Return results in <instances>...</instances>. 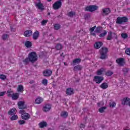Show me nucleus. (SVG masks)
Here are the masks:
<instances>
[{
  "instance_id": "obj_48",
  "label": "nucleus",
  "mask_w": 130,
  "mask_h": 130,
  "mask_svg": "<svg viewBox=\"0 0 130 130\" xmlns=\"http://www.w3.org/2000/svg\"><path fill=\"white\" fill-rule=\"evenodd\" d=\"M48 21L46 20H43L41 22L42 26H44V25H45V24H46V23H47Z\"/></svg>"
},
{
  "instance_id": "obj_29",
  "label": "nucleus",
  "mask_w": 130,
  "mask_h": 130,
  "mask_svg": "<svg viewBox=\"0 0 130 130\" xmlns=\"http://www.w3.org/2000/svg\"><path fill=\"white\" fill-rule=\"evenodd\" d=\"M54 30H59L60 29V24L57 23L54 25Z\"/></svg>"
},
{
  "instance_id": "obj_63",
  "label": "nucleus",
  "mask_w": 130,
  "mask_h": 130,
  "mask_svg": "<svg viewBox=\"0 0 130 130\" xmlns=\"http://www.w3.org/2000/svg\"><path fill=\"white\" fill-rule=\"evenodd\" d=\"M17 1H20V0H17Z\"/></svg>"
},
{
  "instance_id": "obj_10",
  "label": "nucleus",
  "mask_w": 130,
  "mask_h": 130,
  "mask_svg": "<svg viewBox=\"0 0 130 130\" xmlns=\"http://www.w3.org/2000/svg\"><path fill=\"white\" fill-rule=\"evenodd\" d=\"M18 105L19 106V109H26V108L24 102H19L18 103Z\"/></svg>"
},
{
  "instance_id": "obj_28",
  "label": "nucleus",
  "mask_w": 130,
  "mask_h": 130,
  "mask_svg": "<svg viewBox=\"0 0 130 130\" xmlns=\"http://www.w3.org/2000/svg\"><path fill=\"white\" fill-rule=\"evenodd\" d=\"M25 45L26 47L29 48V47H31V46H32V43H31V42L27 41L25 42Z\"/></svg>"
},
{
  "instance_id": "obj_20",
  "label": "nucleus",
  "mask_w": 130,
  "mask_h": 130,
  "mask_svg": "<svg viewBox=\"0 0 130 130\" xmlns=\"http://www.w3.org/2000/svg\"><path fill=\"white\" fill-rule=\"evenodd\" d=\"M60 116L63 118H67L69 116V113L67 111H62L60 113Z\"/></svg>"
},
{
  "instance_id": "obj_5",
  "label": "nucleus",
  "mask_w": 130,
  "mask_h": 130,
  "mask_svg": "<svg viewBox=\"0 0 130 130\" xmlns=\"http://www.w3.org/2000/svg\"><path fill=\"white\" fill-rule=\"evenodd\" d=\"M20 113L21 114V117L22 119H25L27 120V119H29L30 118V115L25 112V110H22L20 111Z\"/></svg>"
},
{
  "instance_id": "obj_51",
  "label": "nucleus",
  "mask_w": 130,
  "mask_h": 130,
  "mask_svg": "<svg viewBox=\"0 0 130 130\" xmlns=\"http://www.w3.org/2000/svg\"><path fill=\"white\" fill-rule=\"evenodd\" d=\"M90 34L91 35H92V36H95L96 37V34L95 32H90Z\"/></svg>"
},
{
  "instance_id": "obj_18",
  "label": "nucleus",
  "mask_w": 130,
  "mask_h": 130,
  "mask_svg": "<svg viewBox=\"0 0 130 130\" xmlns=\"http://www.w3.org/2000/svg\"><path fill=\"white\" fill-rule=\"evenodd\" d=\"M101 89H103V90H105L108 88V83L107 82H104L101 84L100 86Z\"/></svg>"
},
{
  "instance_id": "obj_16",
  "label": "nucleus",
  "mask_w": 130,
  "mask_h": 130,
  "mask_svg": "<svg viewBox=\"0 0 130 130\" xmlns=\"http://www.w3.org/2000/svg\"><path fill=\"white\" fill-rule=\"evenodd\" d=\"M66 93L67 95H73V94H74V89L71 88H68L67 89Z\"/></svg>"
},
{
  "instance_id": "obj_45",
  "label": "nucleus",
  "mask_w": 130,
  "mask_h": 130,
  "mask_svg": "<svg viewBox=\"0 0 130 130\" xmlns=\"http://www.w3.org/2000/svg\"><path fill=\"white\" fill-rule=\"evenodd\" d=\"M122 72L124 73V74H127V73L128 72V69L127 68H123L122 69Z\"/></svg>"
},
{
  "instance_id": "obj_9",
  "label": "nucleus",
  "mask_w": 130,
  "mask_h": 130,
  "mask_svg": "<svg viewBox=\"0 0 130 130\" xmlns=\"http://www.w3.org/2000/svg\"><path fill=\"white\" fill-rule=\"evenodd\" d=\"M36 6L37 8L40 11L42 12V11H44V6H43V4L41 3V2H39L36 4Z\"/></svg>"
},
{
  "instance_id": "obj_43",
  "label": "nucleus",
  "mask_w": 130,
  "mask_h": 130,
  "mask_svg": "<svg viewBox=\"0 0 130 130\" xmlns=\"http://www.w3.org/2000/svg\"><path fill=\"white\" fill-rule=\"evenodd\" d=\"M125 52L127 55H130V48H128L125 49Z\"/></svg>"
},
{
  "instance_id": "obj_39",
  "label": "nucleus",
  "mask_w": 130,
  "mask_h": 130,
  "mask_svg": "<svg viewBox=\"0 0 130 130\" xmlns=\"http://www.w3.org/2000/svg\"><path fill=\"white\" fill-rule=\"evenodd\" d=\"M9 38V35L8 34H4L2 36L3 40H7Z\"/></svg>"
},
{
  "instance_id": "obj_44",
  "label": "nucleus",
  "mask_w": 130,
  "mask_h": 130,
  "mask_svg": "<svg viewBox=\"0 0 130 130\" xmlns=\"http://www.w3.org/2000/svg\"><path fill=\"white\" fill-rule=\"evenodd\" d=\"M7 96H8V97H12L13 93V92H12V91H8L7 92Z\"/></svg>"
},
{
  "instance_id": "obj_47",
  "label": "nucleus",
  "mask_w": 130,
  "mask_h": 130,
  "mask_svg": "<svg viewBox=\"0 0 130 130\" xmlns=\"http://www.w3.org/2000/svg\"><path fill=\"white\" fill-rule=\"evenodd\" d=\"M42 83L43 85H45V86H46V85H47V80L45 79H43Z\"/></svg>"
},
{
  "instance_id": "obj_32",
  "label": "nucleus",
  "mask_w": 130,
  "mask_h": 130,
  "mask_svg": "<svg viewBox=\"0 0 130 130\" xmlns=\"http://www.w3.org/2000/svg\"><path fill=\"white\" fill-rule=\"evenodd\" d=\"M43 75L44 77H49V71L45 70L43 72Z\"/></svg>"
},
{
  "instance_id": "obj_58",
  "label": "nucleus",
  "mask_w": 130,
  "mask_h": 130,
  "mask_svg": "<svg viewBox=\"0 0 130 130\" xmlns=\"http://www.w3.org/2000/svg\"><path fill=\"white\" fill-rule=\"evenodd\" d=\"M48 15H49V12L48 13Z\"/></svg>"
},
{
  "instance_id": "obj_46",
  "label": "nucleus",
  "mask_w": 130,
  "mask_h": 130,
  "mask_svg": "<svg viewBox=\"0 0 130 130\" xmlns=\"http://www.w3.org/2000/svg\"><path fill=\"white\" fill-rule=\"evenodd\" d=\"M96 29V25L94 26L93 27L89 28L90 32H94V30Z\"/></svg>"
},
{
  "instance_id": "obj_22",
  "label": "nucleus",
  "mask_w": 130,
  "mask_h": 130,
  "mask_svg": "<svg viewBox=\"0 0 130 130\" xmlns=\"http://www.w3.org/2000/svg\"><path fill=\"white\" fill-rule=\"evenodd\" d=\"M17 91L19 93H23L24 92V87L22 85H19L17 87Z\"/></svg>"
},
{
  "instance_id": "obj_52",
  "label": "nucleus",
  "mask_w": 130,
  "mask_h": 130,
  "mask_svg": "<svg viewBox=\"0 0 130 130\" xmlns=\"http://www.w3.org/2000/svg\"><path fill=\"white\" fill-rule=\"evenodd\" d=\"M11 31H12V32H15V31H16V28L11 27Z\"/></svg>"
},
{
  "instance_id": "obj_40",
  "label": "nucleus",
  "mask_w": 130,
  "mask_h": 130,
  "mask_svg": "<svg viewBox=\"0 0 130 130\" xmlns=\"http://www.w3.org/2000/svg\"><path fill=\"white\" fill-rule=\"evenodd\" d=\"M121 36L122 38H123V39H126V38H127V37H128L127 36V34H125V33L121 34Z\"/></svg>"
},
{
  "instance_id": "obj_37",
  "label": "nucleus",
  "mask_w": 130,
  "mask_h": 130,
  "mask_svg": "<svg viewBox=\"0 0 130 130\" xmlns=\"http://www.w3.org/2000/svg\"><path fill=\"white\" fill-rule=\"evenodd\" d=\"M10 119L11 120H16L18 119V115H13L11 118Z\"/></svg>"
},
{
  "instance_id": "obj_42",
  "label": "nucleus",
  "mask_w": 130,
  "mask_h": 130,
  "mask_svg": "<svg viewBox=\"0 0 130 130\" xmlns=\"http://www.w3.org/2000/svg\"><path fill=\"white\" fill-rule=\"evenodd\" d=\"M0 79L3 80H6L7 79V76L4 74H1L0 75Z\"/></svg>"
},
{
  "instance_id": "obj_61",
  "label": "nucleus",
  "mask_w": 130,
  "mask_h": 130,
  "mask_svg": "<svg viewBox=\"0 0 130 130\" xmlns=\"http://www.w3.org/2000/svg\"><path fill=\"white\" fill-rule=\"evenodd\" d=\"M59 128H60V126H59Z\"/></svg>"
},
{
  "instance_id": "obj_41",
  "label": "nucleus",
  "mask_w": 130,
  "mask_h": 130,
  "mask_svg": "<svg viewBox=\"0 0 130 130\" xmlns=\"http://www.w3.org/2000/svg\"><path fill=\"white\" fill-rule=\"evenodd\" d=\"M106 34H107V31L106 30H104V32L101 33L100 35V37H104V36H106Z\"/></svg>"
},
{
  "instance_id": "obj_17",
  "label": "nucleus",
  "mask_w": 130,
  "mask_h": 130,
  "mask_svg": "<svg viewBox=\"0 0 130 130\" xmlns=\"http://www.w3.org/2000/svg\"><path fill=\"white\" fill-rule=\"evenodd\" d=\"M110 8H103V14H104V15H109V14H110Z\"/></svg>"
},
{
  "instance_id": "obj_55",
  "label": "nucleus",
  "mask_w": 130,
  "mask_h": 130,
  "mask_svg": "<svg viewBox=\"0 0 130 130\" xmlns=\"http://www.w3.org/2000/svg\"><path fill=\"white\" fill-rule=\"evenodd\" d=\"M51 74H52V71H49V76H50V75H51Z\"/></svg>"
},
{
  "instance_id": "obj_38",
  "label": "nucleus",
  "mask_w": 130,
  "mask_h": 130,
  "mask_svg": "<svg viewBox=\"0 0 130 130\" xmlns=\"http://www.w3.org/2000/svg\"><path fill=\"white\" fill-rule=\"evenodd\" d=\"M102 74H103V70L101 69L98 70V71L96 72V75H98V76H101Z\"/></svg>"
},
{
  "instance_id": "obj_49",
  "label": "nucleus",
  "mask_w": 130,
  "mask_h": 130,
  "mask_svg": "<svg viewBox=\"0 0 130 130\" xmlns=\"http://www.w3.org/2000/svg\"><path fill=\"white\" fill-rule=\"evenodd\" d=\"M19 124H24L25 123V121L24 120H20L18 121Z\"/></svg>"
},
{
  "instance_id": "obj_35",
  "label": "nucleus",
  "mask_w": 130,
  "mask_h": 130,
  "mask_svg": "<svg viewBox=\"0 0 130 130\" xmlns=\"http://www.w3.org/2000/svg\"><path fill=\"white\" fill-rule=\"evenodd\" d=\"M110 107H112V108H113L116 106V103L114 102H110L109 103Z\"/></svg>"
},
{
  "instance_id": "obj_53",
  "label": "nucleus",
  "mask_w": 130,
  "mask_h": 130,
  "mask_svg": "<svg viewBox=\"0 0 130 130\" xmlns=\"http://www.w3.org/2000/svg\"><path fill=\"white\" fill-rule=\"evenodd\" d=\"M100 27H96V32H100Z\"/></svg>"
},
{
  "instance_id": "obj_50",
  "label": "nucleus",
  "mask_w": 130,
  "mask_h": 130,
  "mask_svg": "<svg viewBox=\"0 0 130 130\" xmlns=\"http://www.w3.org/2000/svg\"><path fill=\"white\" fill-rule=\"evenodd\" d=\"M7 93L6 91L0 92V96H4L5 94Z\"/></svg>"
},
{
  "instance_id": "obj_25",
  "label": "nucleus",
  "mask_w": 130,
  "mask_h": 130,
  "mask_svg": "<svg viewBox=\"0 0 130 130\" xmlns=\"http://www.w3.org/2000/svg\"><path fill=\"white\" fill-rule=\"evenodd\" d=\"M11 97L13 100H17L19 99V93H13Z\"/></svg>"
},
{
  "instance_id": "obj_21",
  "label": "nucleus",
  "mask_w": 130,
  "mask_h": 130,
  "mask_svg": "<svg viewBox=\"0 0 130 130\" xmlns=\"http://www.w3.org/2000/svg\"><path fill=\"white\" fill-rule=\"evenodd\" d=\"M24 36L25 37H30L31 35H32V30H27L24 32Z\"/></svg>"
},
{
  "instance_id": "obj_34",
  "label": "nucleus",
  "mask_w": 130,
  "mask_h": 130,
  "mask_svg": "<svg viewBox=\"0 0 130 130\" xmlns=\"http://www.w3.org/2000/svg\"><path fill=\"white\" fill-rule=\"evenodd\" d=\"M29 61H30V60L29 59V57L26 58L24 60H23L24 64H25V66H27V64H28V63H29Z\"/></svg>"
},
{
  "instance_id": "obj_57",
  "label": "nucleus",
  "mask_w": 130,
  "mask_h": 130,
  "mask_svg": "<svg viewBox=\"0 0 130 130\" xmlns=\"http://www.w3.org/2000/svg\"><path fill=\"white\" fill-rule=\"evenodd\" d=\"M63 54V53H62L61 54V56H62Z\"/></svg>"
},
{
  "instance_id": "obj_8",
  "label": "nucleus",
  "mask_w": 130,
  "mask_h": 130,
  "mask_svg": "<svg viewBox=\"0 0 130 130\" xmlns=\"http://www.w3.org/2000/svg\"><path fill=\"white\" fill-rule=\"evenodd\" d=\"M116 62L120 67H123L124 66V59L123 58H119L116 60Z\"/></svg>"
},
{
  "instance_id": "obj_60",
  "label": "nucleus",
  "mask_w": 130,
  "mask_h": 130,
  "mask_svg": "<svg viewBox=\"0 0 130 130\" xmlns=\"http://www.w3.org/2000/svg\"><path fill=\"white\" fill-rule=\"evenodd\" d=\"M48 1V2H49V0H47Z\"/></svg>"
},
{
  "instance_id": "obj_4",
  "label": "nucleus",
  "mask_w": 130,
  "mask_h": 130,
  "mask_svg": "<svg viewBox=\"0 0 130 130\" xmlns=\"http://www.w3.org/2000/svg\"><path fill=\"white\" fill-rule=\"evenodd\" d=\"M128 22V19L126 17H117L116 20V24H119V25L122 24V23H127Z\"/></svg>"
},
{
  "instance_id": "obj_3",
  "label": "nucleus",
  "mask_w": 130,
  "mask_h": 130,
  "mask_svg": "<svg viewBox=\"0 0 130 130\" xmlns=\"http://www.w3.org/2000/svg\"><path fill=\"white\" fill-rule=\"evenodd\" d=\"M28 58L30 62L34 63L37 60V54L35 52H31L28 54Z\"/></svg>"
},
{
  "instance_id": "obj_36",
  "label": "nucleus",
  "mask_w": 130,
  "mask_h": 130,
  "mask_svg": "<svg viewBox=\"0 0 130 130\" xmlns=\"http://www.w3.org/2000/svg\"><path fill=\"white\" fill-rule=\"evenodd\" d=\"M73 63H80L81 62V58H76L73 61Z\"/></svg>"
},
{
  "instance_id": "obj_54",
  "label": "nucleus",
  "mask_w": 130,
  "mask_h": 130,
  "mask_svg": "<svg viewBox=\"0 0 130 130\" xmlns=\"http://www.w3.org/2000/svg\"><path fill=\"white\" fill-rule=\"evenodd\" d=\"M80 127H85V125L84 124H81Z\"/></svg>"
},
{
  "instance_id": "obj_31",
  "label": "nucleus",
  "mask_w": 130,
  "mask_h": 130,
  "mask_svg": "<svg viewBox=\"0 0 130 130\" xmlns=\"http://www.w3.org/2000/svg\"><path fill=\"white\" fill-rule=\"evenodd\" d=\"M56 49L57 50H60L62 48V45L60 44H57L55 46Z\"/></svg>"
},
{
  "instance_id": "obj_62",
  "label": "nucleus",
  "mask_w": 130,
  "mask_h": 130,
  "mask_svg": "<svg viewBox=\"0 0 130 130\" xmlns=\"http://www.w3.org/2000/svg\"><path fill=\"white\" fill-rule=\"evenodd\" d=\"M102 128H103V127H102Z\"/></svg>"
},
{
  "instance_id": "obj_15",
  "label": "nucleus",
  "mask_w": 130,
  "mask_h": 130,
  "mask_svg": "<svg viewBox=\"0 0 130 130\" xmlns=\"http://www.w3.org/2000/svg\"><path fill=\"white\" fill-rule=\"evenodd\" d=\"M39 38V31L36 30L33 34H32V38L34 40H37Z\"/></svg>"
},
{
  "instance_id": "obj_23",
  "label": "nucleus",
  "mask_w": 130,
  "mask_h": 130,
  "mask_svg": "<svg viewBox=\"0 0 130 130\" xmlns=\"http://www.w3.org/2000/svg\"><path fill=\"white\" fill-rule=\"evenodd\" d=\"M16 112L17 110L16 109H12L9 111L8 114L9 115H14V114H16Z\"/></svg>"
},
{
  "instance_id": "obj_30",
  "label": "nucleus",
  "mask_w": 130,
  "mask_h": 130,
  "mask_svg": "<svg viewBox=\"0 0 130 130\" xmlns=\"http://www.w3.org/2000/svg\"><path fill=\"white\" fill-rule=\"evenodd\" d=\"M111 39H112V32L110 31L107 37V40H111Z\"/></svg>"
},
{
  "instance_id": "obj_6",
  "label": "nucleus",
  "mask_w": 130,
  "mask_h": 130,
  "mask_svg": "<svg viewBox=\"0 0 130 130\" xmlns=\"http://www.w3.org/2000/svg\"><path fill=\"white\" fill-rule=\"evenodd\" d=\"M61 6H62V3H61V1H59L58 0L53 5V9L54 10H59V9H60V8H61Z\"/></svg>"
},
{
  "instance_id": "obj_19",
  "label": "nucleus",
  "mask_w": 130,
  "mask_h": 130,
  "mask_svg": "<svg viewBox=\"0 0 130 130\" xmlns=\"http://www.w3.org/2000/svg\"><path fill=\"white\" fill-rule=\"evenodd\" d=\"M43 101V98L39 96L38 97L36 100L35 101V102L36 104H41V103Z\"/></svg>"
},
{
  "instance_id": "obj_56",
  "label": "nucleus",
  "mask_w": 130,
  "mask_h": 130,
  "mask_svg": "<svg viewBox=\"0 0 130 130\" xmlns=\"http://www.w3.org/2000/svg\"><path fill=\"white\" fill-rule=\"evenodd\" d=\"M128 106H129L130 107V101L128 102V105H127Z\"/></svg>"
},
{
  "instance_id": "obj_13",
  "label": "nucleus",
  "mask_w": 130,
  "mask_h": 130,
  "mask_svg": "<svg viewBox=\"0 0 130 130\" xmlns=\"http://www.w3.org/2000/svg\"><path fill=\"white\" fill-rule=\"evenodd\" d=\"M103 45V43L102 42H97L94 45V47L95 49H99Z\"/></svg>"
},
{
  "instance_id": "obj_11",
  "label": "nucleus",
  "mask_w": 130,
  "mask_h": 130,
  "mask_svg": "<svg viewBox=\"0 0 130 130\" xmlns=\"http://www.w3.org/2000/svg\"><path fill=\"white\" fill-rule=\"evenodd\" d=\"M130 99L126 97L123 98L122 100V105H127Z\"/></svg>"
},
{
  "instance_id": "obj_26",
  "label": "nucleus",
  "mask_w": 130,
  "mask_h": 130,
  "mask_svg": "<svg viewBox=\"0 0 130 130\" xmlns=\"http://www.w3.org/2000/svg\"><path fill=\"white\" fill-rule=\"evenodd\" d=\"M107 77H111L113 75V72L110 70L107 71L105 73Z\"/></svg>"
},
{
  "instance_id": "obj_2",
  "label": "nucleus",
  "mask_w": 130,
  "mask_h": 130,
  "mask_svg": "<svg viewBox=\"0 0 130 130\" xmlns=\"http://www.w3.org/2000/svg\"><path fill=\"white\" fill-rule=\"evenodd\" d=\"M98 10V6L96 5H89L85 7L84 11L85 12H90L92 13L94 12V11H97Z\"/></svg>"
},
{
  "instance_id": "obj_14",
  "label": "nucleus",
  "mask_w": 130,
  "mask_h": 130,
  "mask_svg": "<svg viewBox=\"0 0 130 130\" xmlns=\"http://www.w3.org/2000/svg\"><path fill=\"white\" fill-rule=\"evenodd\" d=\"M39 126L40 128H43L47 126V122L42 121L39 123Z\"/></svg>"
},
{
  "instance_id": "obj_7",
  "label": "nucleus",
  "mask_w": 130,
  "mask_h": 130,
  "mask_svg": "<svg viewBox=\"0 0 130 130\" xmlns=\"http://www.w3.org/2000/svg\"><path fill=\"white\" fill-rule=\"evenodd\" d=\"M104 80V77L95 76L93 77V81L95 82L96 84H100L102 81Z\"/></svg>"
},
{
  "instance_id": "obj_27",
  "label": "nucleus",
  "mask_w": 130,
  "mask_h": 130,
  "mask_svg": "<svg viewBox=\"0 0 130 130\" xmlns=\"http://www.w3.org/2000/svg\"><path fill=\"white\" fill-rule=\"evenodd\" d=\"M76 16V12L75 11H70L68 13V17H74Z\"/></svg>"
},
{
  "instance_id": "obj_24",
  "label": "nucleus",
  "mask_w": 130,
  "mask_h": 130,
  "mask_svg": "<svg viewBox=\"0 0 130 130\" xmlns=\"http://www.w3.org/2000/svg\"><path fill=\"white\" fill-rule=\"evenodd\" d=\"M43 111H44L45 112L49 111V104L45 105L43 108Z\"/></svg>"
},
{
  "instance_id": "obj_33",
  "label": "nucleus",
  "mask_w": 130,
  "mask_h": 130,
  "mask_svg": "<svg viewBox=\"0 0 130 130\" xmlns=\"http://www.w3.org/2000/svg\"><path fill=\"white\" fill-rule=\"evenodd\" d=\"M107 108V107H101L99 109V111L100 112V113H103V112H104V111L105 110V109H106Z\"/></svg>"
},
{
  "instance_id": "obj_12",
  "label": "nucleus",
  "mask_w": 130,
  "mask_h": 130,
  "mask_svg": "<svg viewBox=\"0 0 130 130\" xmlns=\"http://www.w3.org/2000/svg\"><path fill=\"white\" fill-rule=\"evenodd\" d=\"M83 69V66L80 64L75 66L74 67L73 71L74 72H79V71H82Z\"/></svg>"
},
{
  "instance_id": "obj_59",
  "label": "nucleus",
  "mask_w": 130,
  "mask_h": 130,
  "mask_svg": "<svg viewBox=\"0 0 130 130\" xmlns=\"http://www.w3.org/2000/svg\"><path fill=\"white\" fill-rule=\"evenodd\" d=\"M52 0H49V2H51Z\"/></svg>"
},
{
  "instance_id": "obj_1",
  "label": "nucleus",
  "mask_w": 130,
  "mask_h": 130,
  "mask_svg": "<svg viewBox=\"0 0 130 130\" xmlns=\"http://www.w3.org/2000/svg\"><path fill=\"white\" fill-rule=\"evenodd\" d=\"M101 54V59H105L107 58V52H108V49L107 48L103 47L100 50Z\"/></svg>"
}]
</instances>
